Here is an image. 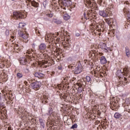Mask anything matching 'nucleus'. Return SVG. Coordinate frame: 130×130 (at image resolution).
<instances>
[{
	"label": "nucleus",
	"instance_id": "nucleus-6",
	"mask_svg": "<svg viewBox=\"0 0 130 130\" xmlns=\"http://www.w3.org/2000/svg\"><path fill=\"white\" fill-rule=\"evenodd\" d=\"M61 4L64 7H70L72 5V1L71 0H62Z\"/></svg>",
	"mask_w": 130,
	"mask_h": 130
},
{
	"label": "nucleus",
	"instance_id": "nucleus-56",
	"mask_svg": "<svg viewBox=\"0 0 130 130\" xmlns=\"http://www.w3.org/2000/svg\"><path fill=\"white\" fill-rule=\"evenodd\" d=\"M57 10H59V8L58 7V8H57Z\"/></svg>",
	"mask_w": 130,
	"mask_h": 130
},
{
	"label": "nucleus",
	"instance_id": "nucleus-21",
	"mask_svg": "<svg viewBox=\"0 0 130 130\" xmlns=\"http://www.w3.org/2000/svg\"><path fill=\"white\" fill-rule=\"evenodd\" d=\"M63 19H65L66 21L69 20V19L71 18V16H70V15H69V14L67 13L64 14V15H63Z\"/></svg>",
	"mask_w": 130,
	"mask_h": 130
},
{
	"label": "nucleus",
	"instance_id": "nucleus-51",
	"mask_svg": "<svg viewBox=\"0 0 130 130\" xmlns=\"http://www.w3.org/2000/svg\"><path fill=\"white\" fill-rule=\"evenodd\" d=\"M128 112H129V111H130V108L129 109H128V111H127Z\"/></svg>",
	"mask_w": 130,
	"mask_h": 130
},
{
	"label": "nucleus",
	"instance_id": "nucleus-53",
	"mask_svg": "<svg viewBox=\"0 0 130 130\" xmlns=\"http://www.w3.org/2000/svg\"><path fill=\"white\" fill-rule=\"evenodd\" d=\"M48 48H50V45H49Z\"/></svg>",
	"mask_w": 130,
	"mask_h": 130
},
{
	"label": "nucleus",
	"instance_id": "nucleus-30",
	"mask_svg": "<svg viewBox=\"0 0 130 130\" xmlns=\"http://www.w3.org/2000/svg\"><path fill=\"white\" fill-rule=\"evenodd\" d=\"M25 25L24 24V23L20 22L19 24V28H24Z\"/></svg>",
	"mask_w": 130,
	"mask_h": 130
},
{
	"label": "nucleus",
	"instance_id": "nucleus-55",
	"mask_svg": "<svg viewBox=\"0 0 130 130\" xmlns=\"http://www.w3.org/2000/svg\"><path fill=\"white\" fill-rule=\"evenodd\" d=\"M12 2H15V0H11Z\"/></svg>",
	"mask_w": 130,
	"mask_h": 130
},
{
	"label": "nucleus",
	"instance_id": "nucleus-11",
	"mask_svg": "<svg viewBox=\"0 0 130 130\" xmlns=\"http://www.w3.org/2000/svg\"><path fill=\"white\" fill-rule=\"evenodd\" d=\"M99 47L101 48V49H103L104 50H106V51H108L109 50V48L106 46V44L102 43L100 44Z\"/></svg>",
	"mask_w": 130,
	"mask_h": 130
},
{
	"label": "nucleus",
	"instance_id": "nucleus-28",
	"mask_svg": "<svg viewBox=\"0 0 130 130\" xmlns=\"http://www.w3.org/2000/svg\"><path fill=\"white\" fill-rule=\"evenodd\" d=\"M48 40H50V41L52 42L53 40H54V37L52 36H50V37H47Z\"/></svg>",
	"mask_w": 130,
	"mask_h": 130
},
{
	"label": "nucleus",
	"instance_id": "nucleus-59",
	"mask_svg": "<svg viewBox=\"0 0 130 130\" xmlns=\"http://www.w3.org/2000/svg\"><path fill=\"white\" fill-rule=\"evenodd\" d=\"M38 9L37 8L36 11H37Z\"/></svg>",
	"mask_w": 130,
	"mask_h": 130
},
{
	"label": "nucleus",
	"instance_id": "nucleus-25",
	"mask_svg": "<svg viewBox=\"0 0 130 130\" xmlns=\"http://www.w3.org/2000/svg\"><path fill=\"white\" fill-rule=\"evenodd\" d=\"M106 23H107V24H108L109 25H110V24H111V19L110 18H107L106 19Z\"/></svg>",
	"mask_w": 130,
	"mask_h": 130
},
{
	"label": "nucleus",
	"instance_id": "nucleus-26",
	"mask_svg": "<svg viewBox=\"0 0 130 130\" xmlns=\"http://www.w3.org/2000/svg\"><path fill=\"white\" fill-rule=\"evenodd\" d=\"M22 77H23V74H22V73H18L17 74V77L18 78V79H21V78H22Z\"/></svg>",
	"mask_w": 130,
	"mask_h": 130
},
{
	"label": "nucleus",
	"instance_id": "nucleus-9",
	"mask_svg": "<svg viewBox=\"0 0 130 130\" xmlns=\"http://www.w3.org/2000/svg\"><path fill=\"white\" fill-rule=\"evenodd\" d=\"M123 12L125 14L127 17L128 18V21L130 22V9L127 8H124L123 9Z\"/></svg>",
	"mask_w": 130,
	"mask_h": 130
},
{
	"label": "nucleus",
	"instance_id": "nucleus-1",
	"mask_svg": "<svg viewBox=\"0 0 130 130\" xmlns=\"http://www.w3.org/2000/svg\"><path fill=\"white\" fill-rule=\"evenodd\" d=\"M112 12L111 11V8H107L105 11L101 10L99 11V14L103 18H106L108 16L111 15Z\"/></svg>",
	"mask_w": 130,
	"mask_h": 130
},
{
	"label": "nucleus",
	"instance_id": "nucleus-60",
	"mask_svg": "<svg viewBox=\"0 0 130 130\" xmlns=\"http://www.w3.org/2000/svg\"><path fill=\"white\" fill-rule=\"evenodd\" d=\"M118 87H119V85H118Z\"/></svg>",
	"mask_w": 130,
	"mask_h": 130
},
{
	"label": "nucleus",
	"instance_id": "nucleus-45",
	"mask_svg": "<svg viewBox=\"0 0 130 130\" xmlns=\"http://www.w3.org/2000/svg\"><path fill=\"white\" fill-rule=\"evenodd\" d=\"M36 33H39V34H40V32H39V30H36Z\"/></svg>",
	"mask_w": 130,
	"mask_h": 130
},
{
	"label": "nucleus",
	"instance_id": "nucleus-29",
	"mask_svg": "<svg viewBox=\"0 0 130 130\" xmlns=\"http://www.w3.org/2000/svg\"><path fill=\"white\" fill-rule=\"evenodd\" d=\"M83 16L85 19H86V20H88V19H89V18H88V16H90V14L89 13H87V16H86V13H84L83 14Z\"/></svg>",
	"mask_w": 130,
	"mask_h": 130
},
{
	"label": "nucleus",
	"instance_id": "nucleus-57",
	"mask_svg": "<svg viewBox=\"0 0 130 130\" xmlns=\"http://www.w3.org/2000/svg\"><path fill=\"white\" fill-rule=\"evenodd\" d=\"M81 99H82V98H81L79 99V100H81Z\"/></svg>",
	"mask_w": 130,
	"mask_h": 130
},
{
	"label": "nucleus",
	"instance_id": "nucleus-61",
	"mask_svg": "<svg viewBox=\"0 0 130 130\" xmlns=\"http://www.w3.org/2000/svg\"><path fill=\"white\" fill-rule=\"evenodd\" d=\"M0 57H1V55H0Z\"/></svg>",
	"mask_w": 130,
	"mask_h": 130
},
{
	"label": "nucleus",
	"instance_id": "nucleus-33",
	"mask_svg": "<svg viewBox=\"0 0 130 130\" xmlns=\"http://www.w3.org/2000/svg\"><path fill=\"white\" fill-rule=\"evenodd\" d=\"M104 74H105V72H102V73L101 72H99V76H100V77H104Z\"/></svg>",
	"mask_w": 130,
	"mask_h": 130
},
{
	"label": "nucleus",
	"instance_id": "nucleus-16",
	"mask_svg": "<svg viewBox=\"0 0 130 130\" xmlns=\"http://www.w3.org/2000/svg\"><path fill=\"white\" fill-rule=\"evenodd\" d=\"M107 60H106V58H105V56H102L101 58V63L102 64H105V63H107Z\"/></svg>",
	"mask_w": 130,
	"mask_h": 130
},
{
	"label": "nucleus",
	"instance_id": "nucleus-49",
	"mask_svg": "<svg viewBox=\"0 0 130 130\" xmlns=\"http://www.w3.org/2000/svg\"><path fill=\"white\" fill-rule=\"evenodd\" d=\"M24 84H25V85H26V84H27V82L26 81H25V82H24Z\"/></svg>",
	"mask_w": 130,
	"mask_h": 130
},
{
	"label": "nucleus",
	"instance_id": "nucleus-32",
	"mask_svg": "<svg viewBox=\"0 0 130 130\" xmlns=\"http://www.w3.org/2000/svg\"><path fill=\"white\" fill-rule=\"evenodd\" d=\"M5 34L6 36H9V35H10V30H9V29L6 30L5 31Z\"/></svg>",
	"mask_w": 130,
	"mask_h": 130
},
{
	"label": "nucleus",
	"instance_id": "nucleus-46",
	"mask_svg": "<svg viewBox=\"0 0 130 130\" xmlns=\"http://www.w3.org/2000/svg\"><path fill=\"white\" fill-rule=\"evenodd\" d=\"M11 38H12V39H15V37H14V36H11Z\"/></svg>",
	"mask_w": 130,
	"mask_h": 130
},
{
	"label": "nucleus",
	"instance_id": "nucleus-8",
	"mask_svg": "<svg viewBox=\"0 0 130 130\" xmlns=\"http://www.w3.org/2000/svg\"><path fill=\"white\" fill-rule=\"evenodd\" d=\"M45 49H46V45L45 44V43H41L40 45L39 46V51L42 52V51H44Z\"/></svg>",
	"mask_w": 130,
	"mask_h": 130
},
{
	"label": "nucleus",
	"instance_id": "nucleus-18",
	"mask_svg": "<svg viewBox=\"0 0 130 130\" xmlns=\"http://www.w3.org/2000/svg\"><path fill=\"white\" fill-rule=\"evenodd\" d=\"M53 23H55V24H56L57 25H60L61 24V21L57 19L54 18L52 20Z\"/></svg>",
	"mask_w": 130,
	"mask_h": 130
},
{
	"label": "nucleus",
	"instance_id": "nucleus-36",
	"mask_svg": "<svg viewBox=\"0 0 130 130\" xmlns=\"http://www.w3.org/2000/svg\"><path fill=\"white\" fill-rule=\"evenodd\" d=\"M78 89V93H81L82 92V89H82V88L81 87H79Z\"/></svg>",
	"mask_w": 130,
	"mask_h": 130
},
{
	"label": "nucleus",
	"instance_id": "nucleus-2",
	"mask_svg": "<svg viewBox=\"0 0 130 130\" xmlns=\"http://www.w3.org/2000/svg\"><path fill=\"white\" fill-rule=\"evenodd\" d=\"M24 13L20 11H14L13 13V16H11V17L14 19H16V20H22V19H24Z\"/></svg>",
	"mask_w": 130,
	"mask_h": 130
},
{
	"label": "nucleus",
	"instance_id": "nucleus-31",
	"mask_svg": "<svg viewBox=\"0 0 130 130\" xmlns=\"http://www.w3.org/2000/svg\"><path fill=\"white\" fill-rule=\"evenodd\" d=\"M77 127H78V125H77V124L75 123L72 126V127H71V128L74 129L75 128H77Z\"/></svg>",
	"mask_w": 130,
	"mask_h": 130
},
{
	"label": "nucleus",
	"instance_id": "nucleus-43",
	"mask_svg": "<svg viewBox=\"0 0 130 130\" xmlns=\"http://www.w3.org/2000/svg\"><path fill=\"white\" fill-rule=\"evenodd\" d=\"M51 109H51V110H50L49 111V114H51V112H52V110H51Z\"/></svg>",
	"mask_w": 130,
	"mask_h": 130
},
{
	"label": "nucleus",
	"instance_id": "nucleus-20",
	"mask_svg": "<svg viewBox=\"0 0 130 130\" xmlns=\"http://www.w3.org/2000/svg\"><path fill=\"white\" fill-rule=\"evenodd\" d=\"M63 48L64 49H66V50H70V48H71V45L69 43H65L63 44Z\"/></svg>",
	"mask_w": 130,
	"mask_h": 130
},
{
	"label": "nucleus",
	"instance_id": "nucleus-47",
	"mask_svg": "<svg viewBox=\"0 0 130 130\" xmlns=\"http://www.w3.org/2000/svg\"><path fill=\"white\" fill-rule=\"evenodd\" d=\"M124 4H126V5H128V2H126L125 3H124Z\"/></svg>",
	"mask_w": 130,
	"mask_h": 130
},
{
	"label": "nucleus",
	"instance_id": "nucleus-19",
	"mask_svg": "<svg viewBox=\"0 0 130 130\" xmlns=\"http://www.w3.org/2000/svg\"><path fill=\"white\" fill-rule=\"evenodd\" d=\"M114 116L116 119H119V118L122 117V115L121 114H119V113L116 112L114 114Z\"/></svg>",
	"mask_w": 130,
	"mask_h": 130
},
{
	"label": "nucleus",
	"instance_id": "nucleus-52",
	"mask_svg": "<svg viewBox=\"0 0 130 130\" xmlns=\"http://www.w3.org/2000/svg\"><path fill=\"white\" fill-rule=\"evenodd\" d=\"M99 32H100L101 31V29H98Z\"/></svg>",
	"mask_w": 130,
	"mask_h": 130
},
{
	"label": "nucleus",
	"instance_id": "nucleus-12",
	"mask_svg": "<svg viewBox=\"0 0 130 130\" xmlns=\"http://www.w3.org/2000/svg\"><path fill=\"white\" fill-rule=\"evenodd\" d=\"M35 77L36 78H39V79H42V78H44L45 75L43 73H41L40 72H37L35 73Z\"/></svg>",
	"mask_w": 130,
	"mask_h": 130
},
{
	"label": "nucleus",
	"instance_id": "nucleus-40",
	"mask_svg": "<svg viewBox=\"0 0 130 130\" xmlns=\"http://www.w3.org/2000/svg\"><path fill=\"white\" fill-rule=\"evenodd\" d=\"M87 60H84L83 61V63H84V64H87Z\"/></svg>",
	"mask_w": 130,
	"mask_h": 130
},
{
	"label": "nucleus",
	"instance_id": "nucleus-22",
	"mask_svg": "<svg viewBox=\"0 0 130 130\" xmlns=\"http://www.w3.org/2000/svg\"><path fill=\"white\" fill-rule=\"evenodd\" d=\"M125 53L126 56H127V57H129V49H128V47H125Z\"/></svg>",
	"mask_w": 130,
	"mask_h": 130
},
{
	"label": "nucleus",
	"instance_id": "nucleus-38",
	"mask_svg": "<svg viewBox=\"0 0 130 130\" xmlns=\"http://www.w3.org/2000/svg\"><path fill=\"white\" fill-rule=\"evenodd\" d=\"M75 74H80V73H81V71H79V70H76L75 71Z\"/></svg>",
	"mask_w": 130,
	"mask_h": 130
},
{
	"label": "nucleus",
	"instance_id": "nucleus-10",
	"mask_svg": "<svg viewBox=\"0 0 130 130\" xmlns=\"http://www.w3.org/2000/svg\"><path fill=\"white\" fill-rule=\"evenodd\" d=\"M27 62H28V59L26 58L25 57L20 58V64L22 66H25V64H27Z\"/></svg>",
	"mask_w": 130,
	"mask_h": 130
},
{
	"label": "nucleus",
	"instance_id": "nucleus-41",
	"mask_svg": "<svg viewBox=\"0 0 130 130\" xmlns=\"http://www.w3.org/2000/svg\"><path fill=\"white\" fill-rule=\"evenodd\" d=\"M8 130H13V129L12 128V127L9 126L8 128Z\"/></svg>",
	"mask_w": 130,
	"mask_h": 130
},
{
	"label": "nucleus",
	"instance_id": "nucleus-39",
	"mask_svg": "<svg viewBox=\"0 0 130 130\" xmlns=\"http://www.w3.org/2000/svg\"><path fill=\"white\" fill-rule=\"evenodd\" d=\"M58 70H62V67H61V66H58Z\"/></svg>",
	"mask_w": 130,
	"mask_h": 130
},
{
	"label": "nucleus",
	"instance_id": "nucleus-5",
	"mask_svg": "<svg viewBox=\"0 0 130 130\" xmlns=\"http://www.w3.org/2000/svg\"><path fill=\"white\" fill-rule=\"evenodd\" d=\"M30 87L34 90L37 91V90H39L40 88V85H39V82H35L30 83Z\"/></svg>",
	"mask_w": 130,
	"mask_h": 130
},
{
	"label": "nucleus",
	"instance_id": "nucleus-44",
	"mask_svg": "<svg viewBox=\"0 0 130 130\" xmlns=\"http://www.w3.org/2000/svg\"><path fill=\"white\" fill-rule=\"evenodd\" d=\"M76 36L79 37V36H80V34H76Z\"/></svg>",
	"mask_w": 130,
	"mask_h": 130
},
{
	"label": "nucleus",
	"instance_id": "nucleus-27",
	"mask_svg": "<svg viewBox=\"0 0 130 130\" xmlns=\"http://www.w3.org/2000/svg\"><path fill=\"white\" fill-rule=\"evenodd\" d=\"M47 17H49V18H52L53 17V13H52L51 12H50V13H48L46 14Z\"/></svg>",
	"mask_w": 130,
	"mask_h": 130
},
{
	"label": "nucleus",
	"instance_id": "nucleus-3",
	"mask_svg": "<svg viewBox=\"0 0 130 130\" xmlns=\"http://www.w3.org/2000/svg\"><path fill=\"white\" fill-rule=\"evenodd\" d=\"M16 112L18 114H22L23 116H28L29 113L27 111V109L24 107H19L18 109L16 110Z\"/></svg>",
	"mask_w": 130,
	"mask_h": 130
},
{
	"label": "nucleus",
	"instance_id": "nucleus-58",
	"mask_svg": "<svg viewBox=\"0 0 130 130\" xmlns=\"http://www.w3.org/2000/svg\"><path fill=\"white\" fill-rule=\"evenodd\" d=\"M79 96H81V94H79Z\"/></svg>",
	"mask_w": 130,
	"mask_h": 130
},
{
	"label": "nucleus",
	"instance_id": "nucleus-24",
	"mask_svg": "<svg viewBox=\"0 0 130 130\" xmlns=\"http://www.w3.org/2000/svg\"><path fill=\"white\" fill-rule=\"evenodd\" d=\"M40 123L41 126L44 128V126H45V124H44V120H43L42 119H40Z\"/></svg>",
	"mask_w": 130,
	"mask_h": 130
},
{
	"label": "nucleus",
	"instance_id": "nucleus-37",
	"mask_svg": "<svg viewBox=\"0 0 130 130\" xmlns=\"http://www.w3.org/2000/svg\"><path fill=\"white\" fill-rule=\"evenodd\" d=\"M60 98H62L63 99H64V94H62V93H60Z\"/></svg>",
	"mask_w": 130,
	"mask_h": 130
},
{
	"label": "nucleus",
	"instance_id": "nucleus-50",
	"mask_svg": "<svg viewBox=\"0 0 130 130\" xmlns=\"http://www.w3.org/2000/svg\"><path fill=\"white\" fill-rule=\"evenodd\" d=\"M52 74L53 75V74H55V72H52Z\"/></svg>",
	"mask_w": 130,
	"mask_h": 130
},
{
	"label": "nucleus",
	"instance_id": "nucleus-4",
	"mask_svg": "<svg viewBox=\"0 0 130 130\" xmlns=\"http://www.w3.org/2000/svg\"><path fill=\"white\" fill-rule=\"evenodd\" d=\"M128 74H129V70L127 68H124L122 71L120 70L117 72V75L120 78L123 77V76H127Z\"/></svg>",
	"mask_w": 130,
	"mask_h": 130
},
{
	"label": "nucleus",
	"instance_id": "nucleus-15",
	"mask_svg": "<svg viewBox=\"0 0 130 130\" xmlns=\"http://www.w3.org/2000/svg\"><path fill=\"white\" fill-rule=\"evenodd\" d=\"M42 101V103H43L44 104H46V103H48V96L44 95L43 96Z\"/></svg>",
	"mask_w": 130,
	"mask_h": 130
},
{
	"label": "nucleus",
	"instance_id": "nucleus-13",
	"mask_svg": "<svg viewBox=\"0 0 130 130\" xmlns=\"http://www.w3.org/2000/svg\"><path fill=\"white\" fill-rule=\"evenodd\" d=\"M83 3L86 7H87V6L93 7V4H92V0H83Z\"/></svg>",
	"mask_w": 130,
	"mask_h": 130
},
{
	"label": "nucleus",
	"instance_id": "nucleus-42",
	"mask_svg": "<svg viewBox=\"0 0 130 130\" xmlns=\"http://www.w3.org/2000/svg\"><path fill=\"white\" fill-rule=\"evenodd\" d=\"M91 55L92 56H95L96 55V53H95V52H93V53H92Z\"/></svg>",
	"mask_w": 130,
	"mask_h": 130
},
{
	"label": "nucleus",
	"instance_id": "nucleus-23",
	"mask_svg": "<svg viewBox=\"0 0 130 130\" xmlns=\"http://www.w3.org/2000/svg\"><path fill=\"white\" fill-rule=\"evenodd\" d=\"M83 81H84V82H90V81H91V77H90V76H86L85 78H82Z\"/></svg>",
	"mask_w": 130,
	"mask_h": 130
},
{
	"label": "nucleus",
	"instance_id": "nucleus-54",
	"mask_svg": "<svg viewBox=\"0 0 130 130\" xmlns=\"http://www.w3.org/2000/svg\"><path fill=\"white\" fill-rule=\"evenodd\" d=\"M82 94H83V93H84V92H83L84 91V89H82Z\"/></svg>",
	"mask_w": 130,
	"mask_h": 130
},
{
	"label": "nucleus",
	"instance_id": "nucleus-48",
	"mask_svg": "<svg viewBox=\"0 0 130 130\" xmlns=\"http://www.w3.org/2000/svg\"><path fill=\"white\" fill-rule=\"evenodd\" d=\"M124 81H127V79H126V77H124Z\"/></svg>",
	"mask_w": 130,
	"mask_h": 130
},
{
	"label": "nucleus",
	"instance_id": "nucleus-7",
	"mask_svg": "<svg viewBox=\"0 0 130 130\" xmlns=\"http://www.w3.org/2000/svg\"><path fill=\"white\" fill-rule=\"evenodd\" d=\"M19 36L20 37H22V38H23V39L27 40L28 39V37H29V35L25 31H20L19 32Z\"/></svg>",
	"mask_w": 130,
	"mask_h": 130
},
{
	"label": "nucleus",
	"instance_id": "nucleus-35",
	"mask_svg": "<svg viewBox=\"0 0 130 130\" xmlns=\"http://www.w3.org/2000/svg\"><path fill=\"white\" fill-rule=\"evenodd\" d=\"M43 5L45 8H46V6L47 5V1H45V2H44V3H43Z\"/></svg>",
	"mask_w": 130,
	"mask_h": 130
},
{
	"label": "nucleus",
	"instance_id": "nucleus-34",
	"mask_svg": "<svg viewBox=\"0 0 130 130\" xmlns=\"http://www.w3.org/2000/svg\"><path fill=\"white\" fill-rule=\"evenodd\" d=\"M14 49L15 50L16 49V50H18L19 49V45H18V44L15 45V46H14Z\"/></svg>",
	"mask_w": 130,
	"mask_h": 130
},
{
	"label": "nucleus",
	"instance_id": "nucleus-14",
	"mask_svg": "<svg viewBox=\"0 0 130 130\" xmlns=\"http://www.w3.org/2000/svg\"><path fill=\"white\" fill-rule=\"evenodd\" d=\"M0 107H3L5 105V97L2 96V93H0Z\"/></svg>",
	"mask_w": 130,
	"mask_h": 130
},
{
	"label": "nucleus",
	"instance_id": "nucleus-17",
	"mask_svg": "<svg viewBox=\"0 0 130 130\" xmlns=\"http://www.w3.org/2000/svg\"><path fill=\"white\" fill-rule=\"evenodd\" d=\"M32 7L34 8H38L39 7V4L35 1H32L30 2Z\"/></svg>",
	"mask_w": 130,
	"mask_h": 130
}]
</instances>
